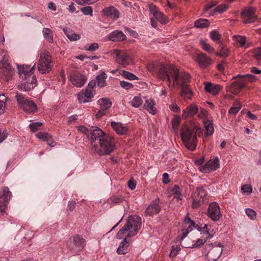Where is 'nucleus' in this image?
<instances>
[{"label": "nucleus", "instance_id": "obj_49", "mask_svg": "<svg viewBox=\"0 0 261 261\" xmlns=\"http://www.w3.org/2000/svg\"><path fill=\"white\" fill-rule=\"evenodd\" d=\"M229 49L227 47L223 46L221 48L219 53H216V55L222 58H226L229 56Z\"/></svg>", "mask_w": 261, "mask_h": 261}, {"label": "nucleus", "instance_id": "obj_43", "mask_svg": "<svg viewBox=\"0 0 261 261\" xmlns=\"http://www.w3.org/2000/svg\"><path fill=\"white\" fill-rule=\"evenodd\" d=\"M238 78L237 82L239 84V86L243 88L246 86V84L247 83L246 79V75H241V74H238L237 76H233V79Z\"/></svg>", "mask_w": 261, "mask_h": 261}, {"label": "nucleus", "instance_id": "obj_41", "mask_svg": "<svg viewBox=\"0 0 261 261\" xmlns=\"http://www.w3.org/2000/svg\"><path fill=\"white\" fill-rule=\"evenodd\" d=\"M143 100L140 95L135 96L130 101L131 105L134 108H139L142 105Z\"/></svg>", "mask_w": 261, "mask_h": 261}, {"label": "nucleus", "instance_id": "obj_13", "mask_svg": "<svg viewBox=\"0 0 261 261\" xmlns=\"http://www.w3.org/2000/svg\"><path fill=\"white\" fill-rule=\"evenodd\" d=\"M192 207L197 208L206 199V193L202 188H198L193 194Z\"/></svg>", "mask_w": 261, "mask_h": 261}, {"label": "nucleus", "instance_id": "obj_46", "mask_svg": "<svg viewBox=\"0 0 261 261\" xmlns=\"http://www.w3.org/2000/svg\"><path fill=\"white\" fill-rule=\"evenodd\" d=\"M241 107L242 106L239 102L233 104L229 110V114L232 115L236 114L240 110Z\"/></svg>", "mask_w": 261, "mask_h": 261}, {"label": "nucleus", "instance_id": "obj_4", "mask_svg": "<svg viewBox=\"0 0 261 261\" xmlns=\"http://www.w3.org/2000/svg\"><path fill=\"white\" fill-rule=\"evenodd\" d=\"M190 77L189 73L185 72H179L176 67L171 64L162 66L159 72V78L163 81H167L169 87L171 85L175 87L187 83Z\"/></svg>", "mask_w": 261, "mask_h": 261}, {"label": "nucleus", "instance_id": "obj_34", "mask_svg": "<svg viewBox=\"0 0 261 261\" xmlns=\"http://www.w3.org/2000/svg\"><path fill=\"white\" fill-rule=\"evenodd\" d=\"M107 75L105 72H101L96 76L97 84L98 87L102 88L107 86Z\"/></svg>", "mask_w": 261, "mask_h": 261}, {"label": "nucleus", "instance_id": "obj_28", "mask_svg": "<svg viewBox=\"0 0 261 261\" xmlns=\"http://www.w3.org/2000/svg\"><path fill=\"white\" fill-rule=\"evenodd\" d=\"M97 105L100 109L109 113L112 106V102L109 98H101L98 100Z\"/></svg>", "mask_w": 261, "mask_h": 261}, {"label": "nucleus", "instance_id": "obj_16", "mask_svg": "<svg viewBox=\"0 0 261 261\" xmlns=\"http://www.w3.org/2000/svg\"><path fill=\"white\" fill-rule=\"evenodd\" d=\"M207 216L214 221L219 220L221 216L220 208L218 203L213 202L211 203L207 208Z\"/></svg>", "mask_w": 261, "mask_h": 261}, {"label": "nucleus", "instance_id": "obj_15", "mask_svg": "<svg viewBox=\"0 0 261 261\" xmlns=\"http://www.w3.org/2000/svg\"><path fill=\"white\" fill-rule=\"evenodd\" d=\"M220 167V161L218 157L210 160L204 165L200 167L199 170L204 173L215 171Z\"/></svg>", "mask_w": 261, "mask_h": 261}, {"label": "nucleus", "instance_id": "obj_5", "mask_svg": "<svg viewBox=\"0 0 261 261\" xmlns=\"http://www.w3.org/2000/svg\"><path fill=\"white\" fill-rule=\"evenodd\" d=\"M203 130L198 124L192 123L182 125L180 130L181 140L189 150H194L197 146V137L202 134Z\"/></svg>", "mask_w": 261, "mask_h": 261}, {"label": "nucleus", "instance_id": "obj_58", "mask_svg": "<svg viewBox=\"0 0 261 261\" xmlns=\"http://www.w3.org/2000/svg\"><path fill=\"white\" fill-rule=\"evenodd\" d=\"M120 85L122 88L125 89L126 90L132 89L134 87V86L132 83L124 81H120Z\"/></svg>", "mask_w": 261, "mask_h": 261}, {"label": "nucleus", "instance_id": "obj_45", "mask_svg": "<svg viewBox=\"0 0 261 261\" xmlns=\"http://www.w3.org/2000/svg\"><path fill=\"white\" fill-rule=\"evenodd\" d=\"M173 198L177 200H181L182 195L180 191L179 187L178 186H175L172 189Z\"/></svg>", "mask_w": 261, "mask_h": 261}, {"label": "nucleus", "instance_id": "obj_51", "mask_svg": "<svg viewBox=\"0 0 261 261\" xmlns=\"http://www.w3.org/2000/svg\"><path fill=\"white\" fill-rule=\"evenodd\" d=\"M210 36L211 39L214 41H219L221 37V34L217 30L211 31Z\"/></svg>", "mask_w": 261, "mask_h": 261}, {"label": "nucleus", "instance_id": "obj_59", "mask_svg": "<svg viewBox=\"0 0 261 261\" xmlns=\"http://www.w3.org/2000/svg\"><path fill=\"white\" fill-rule=\"evenodd\" d=\"M75 2L80 5L85 4H92L98 1V0H75Z\"/></svg>", "mask_w": 261, "mask_h": 261}, {"label": "nucleus", "instance_id": "obj_20", "mask_svg": "<svg viewBox=\"0 0 261 261\" xmlns=\"http://www.w3.org/2000/svg\"><path fill=\"white\" fill-rule=\"evenodd\" d=\"M195 60L201 69L207 68L213 63V60L203 53L198 54L196 57Z\"/></svg>", "mask_w": 261, "mask_h": 261}, {"label": "nucleus", "instance_id": "obj_10", "mask_svg": "<svg viewBox=\"0 0 261 261\" xmlns=\"http://www.w3.org/2000/svg\"><path fill=\"white\" fill-rule=\"evenodd\" d=\"M13 74L14 71L8 62V56H5L0 61V78L8 81Z\"/></svg>", "mask_w": 261, "mask_h": 261}, {"label": "nucleus", "instance_id": "obj_50", "mask_svg": "<svg viewBox=\"0 0 261 261\" xmlns=\"http://www.w3.org/2000/svg\"><path fill=\"white\" fill-rule=\"evenodd\" d=\"M6 98L4 95H0V115L4 113L6 108Z\"/></svg>", "mask_w": 261, "mask_h": 261}, {"label": "nucleus", "instance_id": "obj_38", "mask_svg": "<svg viewBox=\"0 0 261 261\" xmlns=\"http://www.w3.org/2000/svg\"><path fill=\"white\" fill-rule=\"evenodd\" d=\"M151 17L162 24H166L168 23L167 18L160 11H159L156 14Z\"/></svg>", "mask_w": 261, "mask_h": 261}, {"label": "nucleus", "instance_id": "obj_12", "mask_svg": "<svg viewBox=\"0 0 261 261\" xmlns=\"http://www.w3.org/2000/svg\"><path fill=\"white\" fill-rule=\"evenodd\" d=\"M217 4V2L213 1L207 5L204 9L205 15H214L217 13H223L228 9V6L225 4H221L216 7Z\"/></svg>", "mask_w": 261, "mask_h": 261}, {"label": "nucleus", "instance_id": "obj_54", "mask_svg": "<svg viewBox=\"0 0 261 261\" xmlns=\"http://www.w3.org/2000/svg\"><path fill=\"white\" fill-rule=\"evenodd\" d=\"M84 48L87 51H92L98 49L99 45L97 43L94 42L89 45H86Z\"/></svg>", "mask_w": 261, "mask_h": 261}, {"label": "nucleus", "instance_id": "obj_11", "mask_svg": "<svg viewBox=\"0 0 261 261\" xmlns=\"http://www.w3.org/2000/svg\"><path fill=\"white\" fill-rule=\"evenodd\" d=\"M17 104L25 112L32 113L36 112L37 106L32 101L29 100L22 94L17 93Z\"/></svg>", "mask_w": 261, "mask_h": 261}, {"label": "nucleus", "instance_id": "obj_22", "mask_svg": "<svg viewBox=\"0 0 261 261\" xmlns=\"http://www.w3.org/2000/svg\"><path fill=\"white\" fill-rule=\"evenodd\" d=\"M204 85L205 90L213 95H218L222 89V87L220 85L210 82H205Z\"/></svg>", "mask_w": 261, "mask_h": 261}, {"label": "nucleus", "instance_id": "obj_27", "mask_svg": "<svg viewBox=\"0 0 261 261\" xmlns=\"http://www.w3.org/2000/svg\"><path fill=\"white\" fill-rule=\"evenodd\" d=\"M202 121L205 128L204 136L207 137L213 135L214 132L213 121L208 118H204Z\"/></svg>", "mask_w": 261, "mask_h": 261}, {"label": "nucleus", "instance_id": "obj_24", "mask_svg": "<svg viewBox=\"0 0 261 261\" xmlns=\"http://www.w3.org/2000/svg\"><path fill=\"white\" fill-rule=\"evenodd\" d=\"M198 110V107L194 103H192L182 111V118L186 119L194 116Z\"/></svg>", "mask_w": 261, "mask_h": 261}, {"label": "nucleus", "instance_id": "obj_23", "mask_svg": "<svg viewBox=\"0 0 261 261\" xmlns=\"http://www.w3.org/2000/svg\"><path fill=\"white\" fill-rule=\"evenodd\" d=\"M116 61L124 67L133 64L131 57L126 54H117Z\"/></svg>", "mask_w": 261, "mask_h": 261}, {"label": "nucleus", "instance_id": "obj_48", "mask_svg": "<svg viewBox=\"0 0 261 261\" xmlns=\"http://www.w3.org/2000/svg\"><path fill=\"white\" fill-rule=\"evenodd\" d=\"M234 38L235 41L239 44L241 47L244 46L246 40L245 36L240 35L234 36Z\"/></svg>", "mask_w": 261, "mask_h": 261}, {"label": "nucleus", "instance_id": "obj_3", "mask_svg": "<svg viewBox=\"0 0 261 261\" xmlns=\"http://www.w3.org/2000/svg\"><path fill=\"white\" fill-rule=\"evenodd\" d=\"M35 65L17 64V88L19 90L30 91L37 86V80L34 74Z\"/></svg>", "mask_w": 261, "mask_h": 261}, {"label": "nucleus", "instance_id": "obj_25", "mask_svg": "<svg viewBox=\"0 0 261 261\" xmlns=\"http://www.w3.org/2000/svg\"><path fill=\"white\" fill-rule=\"evenodd\" d=\"M159 199H156L154 202L150 204L147 208L145 213L149 216H153L159 213L161 211V207L159 205Z\"/></svg>", "mask_w": 261, "mask_h": 261}, {"label": "nucleus", "instance_id": "obj_63", "mask_svg": "<svg viewBox=\"0 0 261 261\" xmlns=\"http://www.w3.org/2000/svg\"><path fill=\"white\" fill-rule=\"evenodd\" d=\"M245 75L247 82L252 83L254 82L256 79V77L252 74H246Z\"/></svg>", "mask_w": 261, "mask_h": 261}, {"label": "nucleus", "instance_id": "obj_30", "mask_svg": "<svg viewBox=\"0 0 261 261\" xmlns=\"http://www.w3.org/2000/svg\"><path fill=\"white\" fill-rule=\"evenodd\" d=\"M155 106L154 100L152 98H149L145 100L144 107L145 109L150 114L155 115L156 113V109Z\"/></svg>", "mask_w": 261, "mask_h": 261}, {"label": "nucleus", "instance_id": "obj_37", "mask_svg": "<svg viewBox=\"0 0 261 261\" xmlns=\"http://www.w3.org/2000/svg\"><path fill=\"white\" fill-rule=\"evenodd\" d=\"M44 38L49 43L53 42V35L51 30L47 28H44L42 30Z\"/></svg>", "mask_w": 261, "mask_h": 261}, {"label": "nucleus", "instance_id": "obj_26", "mask_svg": "<svg viewBox=\"0 0 261 261\" xmlns=\"http://www.w3.org/2000/svg\"><path fill=\"white\" fill-rule=\"evenodd\" d=\"M108 39L112 41H121L126 40V37L121 31L116 30L109 34Z\"/></svg>", "mask_w": 261, "mask_h": 261}, {"label": "nucleus", "instance_id": "obj_29", "mask_svg": "<svg viewBox=\"0 0 261 261\" xmlns=\"http://www.w3.org/2000/svg\"><path fill=\"white\" fill-rule=\"evenodd\" d=\"M184 222L185 224L188 225V226L186 231L182 233V234L181 237V239L182 240L187 237L189 232L193 230L194 228L196 229V227L199 226L198 225H195L194 222L192 221L191 219L188 217L185 218Z\"/></svg>", "mask_w": 261, "mask_h": 261}, {"label": "nucleus", "instance_id": "obj_21", "mask_svg": "<svg viewBox=\"0 0 261 261\" xmlns=\"http://www.w3.org/2000/svg\"><path fill=\"white\" fill-rule=\"evenodd\" d=\"M102 15L109 17L113 20H116L119 17V11L114 7L109 6L104 8L101 11Z\"/></svg>", "mask_w": 261, "mask_h": 261}, {"label": "nucleus", "instance_id": "obj_40", "mask_svg": "<svg viewBox=\"0 0 261 261\" xmlns=\"http://www.w3.org/2000/svg\"><path fill=\"white\" fill-rule=\"evenodd\" d=\"M210 24L209 21L206 19H199L194 23L195 27L197 28H204L208 27Z\"/></svg>", "mask_w": 261, "mask_h": 261}, {"label": "nucleus", "instance_id": "obj_1", "mask_svg": "<svg viewBox=\"0 0 261 261\" xmlns=\"http://www.w3.org/2000/svg\"><path fill=\"white\" fill-rule=\"evenodd\" d=\"M141 227V219L137 215L129 216L124 226L116 234V238L119 240L124 239L120 243L117 249L118 254L124 255L128 252L129 242L128 239L136 235Z\"/></svg>", "mask_w": 261, "mask_h": 261}, {"label": "nucleus", "instance_id": "obj_31", "mask_svg": "<svg viewBox=\"0 0 261 261\" xmlns=\"http://www.w3.org/2000/svg\"><path fill=\"white\" fill-rule=\"evenodd\" d=\"M241 89L242 88L236 81L231 83L226 87V91L234 95L238 94Z\"/></svg>", "mask_w": 261, "mask_h": 261}, {"label": "nucleus", "instance_id": "obj_18", "mask_svg": "<svg viewBox=\"0 0 261 261\" xmlns=\"http://www.w3.org/2000/svg\"><path fill=\"white\" fill-rule=\"evenodd\" d=\"M110 124L114 131L118 135H127L129 131L128 126L122 122L111 120Z\"/></svg>", "mask_w": 261, "mask_h": 261}, {"label": "nucleus", "instance_id": "obj_53", "mask_svg": "<svg viewBox=\"0 0 261 261\" xmlns=\"http://www.w3.org/2000/svg\"><path fill=\"white\" fill-rule=\"evenodd\" d=\"M43 123L41 122H33L29 124V126L32 132H36L39 129Z\"/></svg>", "mask_w": 261, "mask_h": 261}, {"label": "nucleus", "instance_id": "obj_55", "mask_svg": "<svg viewBox=\"0 0 261 261\" xmlns=\"http://www.w3.org/2000/svg\"><path fill=\"white\" fill-rule=\"evenodd\" d=\"M149 10L150 11V17L156 14V13L160 11L159 8L153 4L149 5Z\"/></svg>", "mask_w": 261, "mask_h": 261}, {"label": "nucleus", "instance_id": "obj_44", "mask_svg": "<svg viewBox=\"0 0 261 261\" xmlns=\"http://www.w3.org/2000/svg\"><path fill=\"white\" fill-rule=\"evenodd\" d=\"M36 136L40 140L46 142V140H48V138L51 137V135L47 133L40 132L36 135Z\"/></svg>", "mask_w": 261, "mask_h": 261}, {"label": "nucleus", "instance_id": "obj_2", "mask_svg": "<svg viewBox=\"0 0 261 261\" xmlns=\"http://www.w3.org/2000/svg\"><path fill=\"white\" fill-rule=\"evenodd\" d=\"M92 150L99 155L110 154L115 147L114 138L103 132L100 128L96 127L91 131Z\"/></svg>", "mask_w": 261, "mask_h": 261}, {"label": "nucleus", "instance_id": "obj_36", "mask_svg": "<svg viewBox=\"0 0 261 261\" xmlns=\"http://www.w3.org/2000/svg\"><path fill=\"white\" fill-rule=\"evenodd\" d=\"M119 75H121L123 78L130 80H138L139 78L135 74L128 71L121 70L119 72Z\"/></svg>", "mask_w": 261, "mask_h": 261}, {"label": "nucleus", "instance_id": "obj_7", "mask_svg": "<svg viewBox=\"0 0 261 261\" xmlns=\"http://www.w3.org/2000/svg\"><path fill=\"white\" fill-rule=\"evenodd\" d=\"M53 67L51 56L46 50L41 51L38 62V70L42 74L49 73Z\"/></svg>", "mask_w": 261, "mask_h": 261}, {"label": "nucleus", "instance_id": "obj_19", "mask_svg": "<svg viewBox=\"0 0 261 261\" xmlns=\"http://www.w3.org/2000/svg\"><path fill=\"white\" fill-rule=\"evenodd\" d=\"M10 196L11 193L7 188H5L0 191V212L1 213H4L6 211Z\"/></svg>", "mask_w": 261, "mask_h": 261}, {"label": "nucleus", "instance_id": "obj_39", "mask_svg": "<svg viewBox=\"0 0 261 261\" xmlns=\"http://www.w3.org/2000/svg\"><path fill=\"white\" fill-rule=\"evenodd\" d=\"M64 32L67 37L71 41H76L81 38L80 35L76 34L72 31H68L64 29Z\"/></svg>", "mask_w": 261, "mask_h": 261}, {"label": "nucleus", "instance_id": "obj_32", "mask_svg": "<svg viewBox=\"0 0 261 261\" xmlns=\"http://www.w3.org/2000/svg\"><path fill=\"white\" fill-rule=\"evenodd\" d=\"M163 65H165L162 64L159 66V63L157 61H152L147 65L146 67L147 70L153 74L155 73L157 71V70H158V76H159L160 68Z\"/></svg>", "mask_w": 261, "mask_h": 261}, {"label": "nucleus", "instance_id": "obj_8", "mask_svg": "<svg viewBox=\"0 0 261 261\" xmlns=\"http://www.w3.org/2000/svg\"><path fill=\"white\" fill-rule=\"evenodd\" d=\"M95 81H90L85 90L81 91L77 95V99L80 103H85L90 101L95 94L94 87Z\"/></svg>", "mask_w": 261, "mask_h": 261}, {"label": "nucleus", "instance_id": "obj_56", "mask_svg": "<svg viewBox=\"0 0 261 261\" xmlns=\"http://www.w3.org/2000/svg\"><path fill=\"white\" fill-rule=\"evenodd\" d=\"M180 122V119L179 117L177 115L174 116L172 120V126L174 130H175L177 128V127L179 125Z\"/></svg>", "mask_w": 261, "mask_h": 261}, {"label": "nucleus", "instance_id": "obj_35", "mask_svg": "<svg viewBox=\"0 0 261 261\" xmlns=\"http://www.w3.org/2000/svg\"><path fill=\"white\" fill-rule=\"evenodd\" d=\"M193 95V92L187 85L184 86L181 89L180 96L184 100L190 99Z\"/></svg>", "mask_w": 261, "mask_h": 261}, {"label": "nucleus", "instance_id": "obj_47", "mask_svg": "<svg viewBox=\"0 0 261 261\" xmlns=\"http://www.w3.org/2000/svg\"><path fill=\"white\" fill-rule=\"evenodd\" d=\"M245 213L250 220H254L256 218V213L252 208H246Z\"/></svg>", "mask_w": 261, "mask_h": 261}, {"label": "nucleus", "instance_id": "obj_60", "mask_svg": "<svg viewBox=\"0 0 261 261\" xmlns=\"http://www.w3.org/2000/svg\"><path fill=\"white\" fill-rule=\"evenodd\" d=\"M254 56L257 60H261V45L259 47L255 48L254 51Z\"/></svg>", "mask_w": 261, "mask_h": 261}, {"label": "nucleus", "instance_id": "obj_33", "mask_svg": "<svg viewBox=\"0 0 261 261\" xmlns=\"http://www.w3.org/2000/svg\"><path fill=\"white\" fill-rule=\"evenodd\" d=\"M73 243L79 250H81L85 244V240L82 237L79 235H76L73 237Z\"/></svg>", "mask_w": 261, "mask_h": 261}, {"label": "nucleus", "instance_id": "obj_52", "mask_svg": "<svg viewBox=\"0 0 261 261\" xmlns=\"http://www.w3.org/2000/svg\"><path fill=\"white\" fill-rule=\"evenodd\" d=\"M81 12L85 15L93 16V9L91 6H86L81 9Z\"/></svg>", "mask_w": 261, "mask_h": 261}, {"label": "nucleus", "instance_id": "obj_42", "mask_svg": "<svg viewBox=\"0 0 261 261\" xmlns=\"http://www.w3.org/2000/svg\"><path fill=\"white\" fill-rule=\"evenodd\" d=\"M200 44L204 50L206 51L208 53L213 54L215 53V49L212 47L209 44L207 43L205 41L203 40H200Z\"/></svg>", "mask_w": 261, "mask_h": 261}, {"label": "nucleus", "instance_id": "obj_62", "mask_svg": "<svg viewBox=\"0 0 261 261\" xmlns=\"http://www.w3.org/2000/svg\"><path fill=\"white\" fill-rule=\"evenodd\" d=\"M170 109L174 112L179 113L180 111L179 107L175 103H173L169 106Z\"/></svg>", "mask_w": 261, "mask_h": 261}, {"label": "nucleus", "instance_id": "obj_6", "mask_svg": "<svg viewBox=\"0 0 261 261\" xmlns=\"http://www.w3.org/2000/svg\"><path fill=\"white\" fill-rule=\"evenodd\" d=\"M211 226L208 224H204L203 226H197L196 229L200 232H201V234H202L201 239H197L194 243L191 246H188L185 244L184 242H181L182 246L184 247L188 248H196L200 247L205 243L207 239H211L213 237V235L211 233V232L213 231V229L211 231Z\"/></svg>", "mask_w": 261, "mask_h": 261}, {"label": "nucleus", "instance_id": "obj_61", "mask_svg": "<svg viewBox=\"0 0 261 261\" xmlns=\"http://www.w3.org/2000/svg\"><path fill=\"white\" fill-rule=\"evenodd\" d=\"M108 113L101 109L97 112L95 115L96 118L97 119H99L103 117V116L107 115Z\"/></svg>", "mask_w": 261, "mask_h": 261}, {"label": "nucleus", "instance_id": "obj_14", "mask_svg": "<svg viewBox=\"0 0 261 261\" xmlns=\"http://www.w3.org/2000/svg\"><path fill=\"white\" fill-rule=\"evenodd\" d=\"M256 8L251 6L244 8L241 13L243 21L244 23H250L254 22L256 18L255 15Z\"/></svg>", "mask_w": 261, "mask_h": 261}, {"label": "nucleus", "instance_id": "obj_17", "mask_svg": "<svg viewBox=\"0 0 261 261\" xmlns=\"http://www.w3.org/2000/svg\"><path fill=\"white\" fill-rule=\"evenodd\" d=\"M69 80L75 87L81 88L85 84L87 78L77 72H73L70 75Z\"/></svg>", "mask_w": 261, "mask_h": 261}, {"label": "nucleus", "instance_id": "obj_64", "mask_svg": "<svg viewBox=\"0 0 261 261\" xmlns=\"http://www.w3.org/2000/svg\"><path fill=\"white\" fill-rule=\"evenodd\" d=\"M7 137V133L6 130L0 129V143H2Z\"/></svg>", "mask_w": 261, "mask_h": 261}, {"label": "nucleus", "instance_id": "obj_9", "mask_svg": "<svg viewBox=\"0 0 261 261\" xmlns=\"http://www.w3.org/2000/svg\"><path fill=\"white\" fill-rule=\"evenodd\" d=\"M223 246L219 243L206 244L205 248L208 250L206 254V257L208 261H217L220 257L223 252Z\"/></svg>", "mask_w": 261, "mask_h": 261}, {"label": "nucleus", "instance_id": "obj_57", "mask_svg": "<svg viewBox=\"0 0 261 261\" xmlns=\"http://www.w3.org/2000/svg\"><path fill=\"white\" fill-rule=\"evenodd\" d=\"M241 190L243 193L249 194L252 192V186L250 185H244L241 187Z\"/></svg>", "mask_w": 261, "mask_h": 261}]
</instances>
